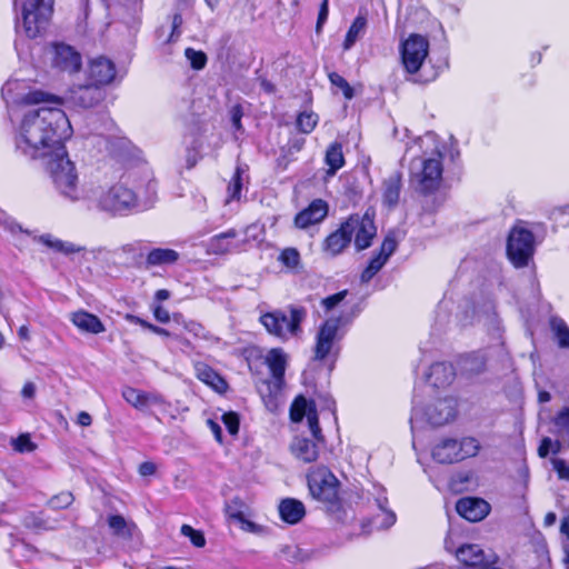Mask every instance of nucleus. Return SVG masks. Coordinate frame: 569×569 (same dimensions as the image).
<instances>
[{
	"label": "nucleus",
	"instance_id": "nucleus-60",
	"mask_svg": "<svg viewBox=\"0 0 569 569\" xmlns=\"http://www.w3.org/2000/svg\"><path fill=\"white\" fill-rule=\"evenodd\" d=\"M230 114H231L232 127L237 131L241 130L242 129V124H241L242 110H241V108L239 106L232 107Z\"/></svg>",
	"mask_w": 569,
	"mask_h": 569
},
{
	"label": "nucleus",
	"instance_id": "nucleus-26",
	"mask_svg": "<svg viewBox=\"0 0 569 569\" xmlns=\"http://www.w3.org/2000/svg\"><path fill=\"white\" fill-rule=\"evenodd\" d=\"M455 376V369L451 363L437 362L430 367L426 380L435 388H443L453 381Z\"/></svg>",
	"mask_w": 569,
	"mask_h": 569
},
{
	"label": "nucleus",
	"instance_id": "nucleus-57",
	"mask_svg": "<svg viewBox=\"0 0 569 569\" xmlns=\"http://www.w3.org/2000/svg\"><path fill=\"white\" fill-rule=\"evenodd\" d=\"M347 296V290H342L332 296H329L322 300V305L327 310L333 309L338 306Z\"/></svg>",
	"mask_w": 569,
	"mask_h": 569
},
{
	"label": "nucleus",
	"instance_id": "nucleus-4",
	"mask_svg": "<svg viewBox=\"0 0 569 569\" xmlns=\"http://www.w3.org/2000/svg\"><path fill=\"white\" fill-rule=\"evenodd\" d=\"M442 154L437 151L430 157L416 158L410 163V186L421 194L438 190L442 181Z\"/></svg>",
	"mask_w": 569,
	"mask_h": 569
},
{
	"label": "nucleus",
	"instance_id": "nucleus-35",
	"mask_svg": "<svg viewBox=\"0 0 569 569\" xmlns=\"http://www.w3.org/2000/svg\"><path fill=\"white\" fill-rule=\"evenodd\" d=\"M39 241L43 243L44 246L53 249L57 252H62L66 254L80 252L82 250L81 247L76 246L72 242L62 241L60 239H57L52 237L51 234H42L39 237Z\"/></svg>",
	"mask_w": 569,
	"mask_h": 569
},
{
	"label": "nucleus",
	"instance_id": "nucleus-53",
	"mask_svg": "<svg viewBox=\"0 0 569 569\" xmlns=\"http://www.w3.org/2000/svg\"><path fill=\"white\" fill-rule=\"evenodd\" d=\"M308 425L310 431L316 440H321V429L319 426V420L316 410H309L307 415Z\"/></svg>",
	"mask_w": 569,
	"mask_h": 569
},
{
	"label": "nucleus",
	"instance_id": "nucleus-33",
	"mask_svg": "<svg viewBox=\"0 0 569 569\" xmlns=\"http://www.w3.org/2000/svg\"><path fill=\"white\" fill-rule=\"evenodd\" d=\"M179 253L168 248H154L147 254L146 263L148 267L168 266L178 261Z\"/></svg>",
	"mask_w": 569,
	"mask_h": 569
},
{
	"label": "nucleus",
	"instance_id": "nucleus-13",
	"mask_svg": "<svg viewBox=\"0 0 569 569\" xmlns=\"http://www.w3.org/2000/svg\"><path fill=\"white\" fill-rule=\"evenodd\" d=\"M429 52L428 40L420 34H410L401 44V61L409 73L420 70Z\"/></svg>",
	"mask_w": 569,
	"mask_h": 569
},
{
	"label": "nucleus",
	"instance_id": "nucleus-29",
	"mask_svg": "<svg viewBox=\"0 0 569 569\" xmlns=\"http://www.w3.org/2000/svg\"><path fill=\"white\" fill-rule=\"evenodd\" d=\"M401 173L398 171L392 172L388 178L385 179L382 184V198L383 202L388 207H396L401 192Z\"/></svg>",
	"mask_w": 569,
	"mask_h": 569
},
{
	"label": "nucleus",
	"instance_id": "nucleus-2",
	"mask_svg": "<svg viewBox=\"0 0 569 569\" xmlns=\"http://www.w3.org/2000/svg\"><path fill=\"white\" fill-rule=\"evenodd\" d=\"M88 192L86 202L112 217L126 216L136 209L147 207V202L141 203L139 193L122 181L107 186L90 180Z\"/></svg>",
	"mask_w": 569,
	"mask_h": 569
},
{
	"label": "nucleus",
	"instance_id": "nucleus-58",
	"mask_svg": "<svg viewBox=\"0 0 569 569\" xmlns=\"http://www.w3.org/2000/svg\"><path fill=\"white\" fill-rule=\"evenodd\" d=\"M483 325L488 326L489 329L499 331L500 330V321L496 313V311L492 309L490 312L482 316Z\"/></svg>",
	"mask_w": 569,
	"mask_h": 569
},
{
	"label": "nucleus",
	"instance_id": "nucleus-40",
	"mask_svg": "<svg viewBox=\"0 0 569 569\" xmlns=\"http://www.w3.org/2000/svg\"><path fill=\"white\" fill-rule=\"evenodd\" d=\"M173 320L177 323L182 325L184 330L192 335L196 339L207 340L209 338L207 330L201 323L193 320L187 321L182 318L181 315H173Z\"/></svg>",
	"mask_w": 569,
	"mask_h": 569
},
{
	"label": "nucleus",
	"instance_id": "nucleus-45",
	"mask_svg": "<svg viewBox=\"0 0 569 569\" xmlns=\"http://www.w3.org/2000/svg\"><path fill=\"white\" fill-rule=\"evenodd\" d=\"M558 436L569 438V408H563L553 420Z\"/></svg>",
	"mask_w": 569,
	"mask_h": 569
},
{
	"label": "nucleus",
	"instance_id": "nucleus-37",
	"mask_svg": "<svg viewBox=\"0 0 569 569\" xmlns=\"http://www.w3.org/2000/svg\"><path fill=\"white\" fill-rule=\"evenodd\" d=\"M326 163L328 164V173L335 174L345 164L342 146L338 142L330 144L326 152Z\"/></svg>",
	"mask_w": 569,
	"mask_h": 569
},
{
	"label": "nucleus",
	"instance_id": "nucleus-27",
	"mask_svg": "<svg viewBox=\"0 0 569 569\" xmlns=\"http://www.w3.org/2000/svg\"><path fill=\"white\" fill-rule=\"evenodd\" d=\"M290 450L297 459L307 463L316 461L319 455L315 440L305 437H296L290 445Z\"/></svg>",
	"mask_w": 569,
	"mask_h": 569
},
{
	"label": "nucleus",
	"instance_id": "nucleus-43",
	"mask_svg": "<svg viewBox=\"0 0 569 569\" xmlns=\"http://www.w3.org/2000/svg\"><path fill=\"white\" fill-rule=\"evenodd\" d=\"M312 410L310 408L309 402L302 396H299L295 399L290 408V418L292 421L298 422L303 419L305 416L308 415V411Z\"/></svg>",
	"mask_w": 569,
	"mask_h": 569
},
{
	"label": "nucleus",
	"instance_id": "nucleus-30",
	"mask_svg": "<svg viewBox=\"0 0 569 569\" xmlns=\"http://www.w3.org/2000/svg\"><path fill=\"white\" fill-rule=\"evenodd\" d=\"M196 376L199 380L210 386L218 392H223L227 389V382L224 379L218 375L211 367L198 362L194 366Z\"/></svg>",
	"mask_w": 569,
	"mask_h": 569
},
{
	"label": "nucleus",
	"instance_id": "nucleus-39",
	"mask_svg": "<svg viewBox=\"0 0 569 569\" xmlns=\"http://www.w3.org/2000/svg\"><path fill=\"white\" fill-rule=\"evenodd\" d=\"M246 173H247L246 166H241V164L237 166L234 174L228 186L229 199H239L240 198V192H241V189L243 186V181L247 178Z\"/></svg>",
	"mask_w": 569,
	"mask_h": 569
},
{
	"label": "nucleus",
	"instance_id": "nucleus-18",
	"mask_svg": "<svg viewBox=\"0 0 569 569\" xmlns=\"http://www.w3.org/2000/svg\"><path fill=\"white\" fill-rule=\"evenodd\" d=\"M87 79L101 88L112 84L117 80V68L112 60L99 56L91 59L87 68Z\"/></svg>",
	"mask_w": 569,
	"mask_h": 569
},
{
	"label": "nucleus",
	"instance_id": "nucleus-61",
	"mask_svg": "<svg viewBox=\"0 0 569 569\" xmlns=\"http://www.w3.org/2000/svg\"><path fill=\"white\" fill-rule=\"evenodd\" d=\"M553 441L550 438L545 437L538 447V456L540 458H546L551 451Z\"/></svg>",
	"mask_w": 569,
	"mask_h": 569
},
{
	"label": "nucleus",
	"instance_id": "nucleus-34",
	"mask_svg": "<svg viewBox=\"0 0 569 569\" xmlns=\"http://www.w3.org/2000/svg\"><path fill=\"white\" fill-rule=\"evenodd\" d=\"M122 397L129 405L133 406L137 409H143L150 402L158 401L157 396L143 392L131 387H126L122 390Z\"/></svg>",
	"mask_w": 569,
	"mask_h": 569
},
{
	"label": "nucleus",
	"instance_id": "nucleus-56",
	"mask_svg": "<svg viewBox=\"0 0 569 569\" xmlns=\"http://www.w3.org/2000/svg\"><path fill=\"white\" fill-rule=\"evenodd\" d=\"M329 14V0H322L319 8L316 32L320 33L322 26L326 23Z\"/></svg>",
	"mask_w": 569,
	"mask_h": 569
},
{
	"label": "nucleus",
	"instance_id": "nucleus-47",
	"mask_svg": "<svg viewBox=\"0 0 569 569\" xmlns=\"http://www.w3.org/2000/svg\"><path fill=\"white\" fill-rule=\"evenodd\" d=\"M180 532L182 536L188 537L191 543L197 548H202L206 545V538L200 530L193 529L189 525H182Z\"/></svg>",
	"mask_w": 569,
	"mask_h": 569
},
{
	"label": "nucleus",
	"instance_id": "nucleus-19",
	"mask_svg": "<svg viewBox=\"0 0 569 569\" xmlns=\"http://www.w3.org/2000/svg\"><path fill=\"white\" fill-rule=\"evenodd\" d=\"M397 247L398 242L395 236L389 233L382 241L379 252L371 258L367 268L362 271L360 276L362 283L369 282L383 268Z\"/></svg>",
	"mask_w": 569,
	"mask_h": 569
},
{
	"label": "nucleus",
	"instance_id": "nucleus-8",
	"mask_svg": "<svg viewBox=\"0 0 569 569\" xmlns=\"http://www.w3.org/2000/svg\"><path fill=\"white\" fill-rule=\"evenodd\" d=\"M480 449L476 438L466 437L461 440L446 438L432 448V458L439 463H453L475 457Z\"/></svg>",
	"mask_w": 569,
	"mask_h": 569
},
{
	"label": "nucleus",
	"instance_id": "nucleus-38",
	"mask_svg": "<svg viewBox=\"0 0 569 569\" xmlns=\"http://www.w3.org/2000/svg\"><path fill=\"white\" fill-rule=\"evenodd\" d=\"M461 366L470 375H478L485 369L486 358L481 352H473L462 358Z\"/></svg>",
	"mask_w": 569,
	"mask_h": 569
},
{
	"label": "nucleus",
	"instance_id": "nucleus-52",
	"mask_svg": "<svg viewBox=\"0 0 569 569\" xmlns=\"http://www.w3.org/2000/svg\"><path fill=\"white\" fill-rule=\"evenodd\" d=\"M222 422L230 435L236 436L239 431V416L236 412H226L222 415Z\"/></svg>",
	"mask_w": 569,
	"mask_h": 569
},
{
	"label": "nucleus",
	"instance_id": "nucleus-15",
	"mask_svg": "<svg viewBox=\"0 0 569 569\" xmlns=\"http://www.w3.org/2000/svg\"><path fill=\"white\" fill-rule=\"evenodd\" d=\"M264 362L268 366L272 377L271 380L263 381V386L268 390V401H271L283 386L287 356L282 349L273 348L266 355Z\"/></svg>",
	"mask_w": 569,
	"mask_h": 569
},
{
	"label": "nucleus",
	"instance_id": "nucleus-44",
	"mask_svg": "<svg viewBox=\"0 0 569 569\" xmlns=\"http://www.w3.org/2000/svg\"><path fill=\"white\" fill-rule=\"evenodd\" d=\"M318 122V116L312 112H302L297 118V127L303 133H310Z\"/></svg>",
	"mask_w": 569,
	"mask_h": 569
},
{
	"label": "nucleus",
	"instance_id": "nucleus-49",
	"mask_svg": "<svg viewBox=\"0 0 569 569\" xmlns=\"http://www.w3.org/2000/svg\"><path fill=\"white\" fill-rule=\"evenodd\" d=\"M279 260L288 268H296L300 262V254L297 249L287 248L280 253Z\"/></svg>",
	"mask_w": 569,
	"mask_h": 569
},
{
	"label": "nucleus",
	"instance_id": "nucleus-28",
	"mask_svg": "<svg viewBox=\"0 0 569 569\" xmlns=\"http://www.w3.org/2000/svg\"><path fill=\"white\" fill-rule=\"evenodd\" d=\"M306 509L301 501L287 498L283 499L279 505L280 518L290 525L298 523L305 516Z\"/></svg>",
	"mask_w": 569,
	"mask_h": 569
},
{
	"label": "nucleus",
	"instance_id": "nucleus-46",
	"mask_svg": "<svg viewBox=\"0 0 569 569\" xmlns=\"http://www.w3.org/2000/svg\"><path fill=\"white\" fill-rule=\"evenodd\" d=\"M187 60L194 70H201L207 64V56L203 51H198L192 48H187L184 51Z\"/></svg>",
	"mask_w": 569,
	"mask_h": 569
},
{
	"label": "nucleus",
	"instance_id": "nucleus-59",
	"mask_svg": "<svg viewBox=\"0 0 569 569\" xmlns=\"http://www.w3.org/2000/svg\"><path fill=\"white\" fill-rule=\"evenodd\" d=\"M154 318L161 322L167 323L170 321V313L167 309H164L162 306L157 305L152 308Z\"/></svg>",
	"mask_w": 569,
	"mask_h": 569
},
{
	"label": "nucleus",
	"instance_id": "nucleus-42",
	"mask_svg": "<svg viewBox=\"0 0 569 569\" xmlns=\"http://www.w3.org/2000/svg\"><path fill=\"white\" fill-rule=\"evenodd\" d=\"M550 325L558 345L562 348H569V328L566 322L562 319L552 318Z\"/></svg>",
	"mask_w": 569,
	"mask_h": 569
},
{
	"label": "nucleus",
	"instance_id": "nucleus-14",
	"mask_svg": "<svg viewBox=\"0 0 569 569\" xmlns=\"http://www.w3.org/2000/svg\"><path fill=\"white\" fill-rule=\"evenodd\" d=\"M346 228H349L358 251L369 248L377 232L373 218L368 212L363 216H350L346 220Z\"/></svg>",
	"mask_w": 569,
	"mask_h": 569
},
{
	"label": "nucleus",
	"instance_id": "nucleus-12",
	"mask_svg": "<svg viewBox=\"0 0 569 569\" xmlns=\"http://www.w3.org/2000/svg\"><path fill=\"white\" fill-rule=\"evenodd\" d=\"M308 487L311 496L330 505L338 500V482L336 477L326 468L308 475Z\"/></svg>",
	"mask_w": 569,
	"mask_h": 569
},
{
	"label": "nucleus",
	"instance_id": "nucleus-51",
	"mask_svg": "<svg viewBox=\"0 0 569 569\" xmlns=\"http://www.w3.org/2000/svg\"><path fill=\"white\" fill-rule=\"evenodd\" d=\"M73 501V496L71 492H60L59 495L52 497L49 500V506L52 509H63L69 507Z\"/></svg>",
	"mask_w": 569,
	"mask_h": 569
},
{
	"label": "nucleus",
	"instance_id": "nucleus-62",
	"mask_svg": "<svg viewBox=\"0 0 569 569\" xmlns=\"http://www.w3.org/2000/svg\"><path fill=\"white\" fill-rule=\"evenodd\" d=\"M156 470H157L156 465L150 461L142 462L139 467V473L142 477L151 476L156 472Z\"/></svg>",
	"mask_w": 569,
	"mask_h": 569
},
{
	"label": "nucleus",
	"instance_id": "nucleus-36",
	"mask_svg": "<svg viewBox=\"0 0 569 569\" xmlns=\"http://www.w3.org/2000/svg\"><path fill=\"white\" fill-rule=\"evenodd\" d=\"M366 27V16L358 14L346 34V39L343 41L345 50H349L356 43V41L365 33Z\"/></svg>",
	"mask_w": 569,
	"mask_h": 569
},
{
	"label": "nucleus",
	"instance_id": "nucleus-31",
	"mask_svg": "<svg viewBox=\"0 0 569 569\" xmlns=\"http://www.w3.org/2000/svg\"><path fill=\"white\" fill-rule=\"evenodd\" d=\"M107 523L112 533L122 539H131L138 530L134 522L127 520L121 515L108 516Z\"/></svg>",
	"mask_w": 569,
	"mask_h": 569
},
{
	"label": "nucleus",
	"instance_id": "nucleus-1",
	"mask_svg": "<svg viewBox=\"0 0 569 569\" xmlns=\"http://www.w3.org/2000/svg\"><path fill=\"white\" fill-rule=\"evenodd\" d=\"M72 127L63 110L41 107L24 113L14 136L16 150L29 159H47L66 147Z\"/></svg>",
	"mask_w": 569,
	"mask_h": 569
},
{
	"label": "nucleus",
	"instance_id": "nucleus-17",
	"mask_svg": "<svg viewBox=\"0 0 569 569\" xmlns=\"http://www.w3.org/2000/svg\"><path fill=\"white\" fill-rule=\"evenodd\" d=\"M24 82L19 80L8 81L1 90L2 97L7 101H11L14 103H24V104H38L41 102H49L60 104L61 101L58 97L46 93L41 90H31L26 94H14V91L23 89Z\"/></svg>",
	"mask_w": 569,
	"mask_h": 569
},
{
	"label": "nucleus",
	"instance_id": "nucleus-10",
	"mask_svg": "<svg viewBox=\"0 0 569 569\" xmlns=\"http://www.w3.org/2000/svg\"><path fill=\"white\" fill-rule=\"evenodd\" d=\"M535 238L530 230L523 227H515L508 237L507 254L510 261L518 268L528 264L533 254Z\"/></svg>",
	"mask_w": 569,
	"mask_h": 569
},
{
	"label": "nucleus",
	"instance_id": "nucleus-21",
	"mask_svg": "<svg viewBox=\"0 0 569 569\" xmlns=\"http://www.w3.org/2000/svg\"><path fill=\"white\" fill-rule=\"evenodd\" d=\"M456 510L462 518L476 522L489 513L490 506L483 499L466 497L457 501Z\"/></svg>",
	"mask_w": 569,
	"mask_h": 569
},
{
	"label": "nucleus",
	"instance_id": "nucleus-7",
	"mask_svg": "<svg viewBox=\"0 0 569 569\" xmlns=\"http://www.w3.org/2000/svg\"><path fill=\"white\" fill-rule=\"evenodd\" d=\"M455 417L456 402L451 398L438 399L429 405L427 409L415 405L410 418L411 430L415 433L423 421L432 427H440L453 420Z\"/></svg>",
	"mask_w": 569,
	"mask_h": 569
},
{
	"label": "nucleus",
	"instance_id": "nucleus-63",
	"mask_svg": "<svg viewBox=\"0 0 569 569\" xmlns=\"http://www.w3.org/2000/svg\"><path fill=\"white\" fill-rule=\"evenodd\" d=\"M126 320L129 321L130 323L139 325L148 330H149V326L152 325V323L141 319L140 317L130 315V313L126 315Z\"/></svg>",
	"mask_w": 569,
	"mask_h": 569
},
{
	"label": "nucleus",
	"instance_id": "nucleus-24",
	"mask_svg": "<svg viewBox=\"0 0 569 569\" xmlns=\"http://www.w3.org/2000/svg\"><path fill=\"white\" fill-rule=\"evenodd\" d=\"M72 325L83 333L99 335L106 331L102 321L93 313L86 310H78L70 313Z\"/></svg>",
	"mask_w": 569,
	"mask_h": 569
},
{
	"label": "nucleus",
	"instance_id": "nucleus-41",
	"mask_svg": "<svg viewBox=\"0 0 569 569\" xmlns=\"http://www.w3.org/2000/svg\"><path fill=\"white\" fill-rule=\"evenodd\" d=\"M244 237L241 240H238V243L240 244V250L247 244H250L252 242L259 243L263 240L264 231L263 227L258 223H252L248 226L244 231Z\"/></svg>",
	"mask_w": 569,
	"mask_h": 569
},
{
	"label": "nucleus",
	"instance_id": "nucleus-23",
	"mask_svg": "<svg viewBox=\"0 0 569 569\" xmlns=\"http://www.w3.org/2000/svg\"><path fill=\"white\" fill-rule=\"evenodd\" d=\"M327 214V202L321 199H316L308 206V208L303 209L296 216L295 224L300 229H306L322 221Z\"/></svg>",
	"mask_w": 569,
	"mask_h": 569
},
{
	"label": "nucleus",
	"instance_id": "nucleus-25",
	"mask_svg": "<svg viewBox=\"0 0 569 569\" xmlns=\"http://www.w3.org/2000/svg\"><path fill=\"white\" fill-rule=\"evenodd\" d=\"M352 238L349 228H346V221L330 233L323 241L322 249L330 256L341 253L351 242Z\"/></svg>",
	"mask_w": 569,
	"mask_h": 569
},
{
	"label": "nucleus",
	"instance_id": "nucleus-20",
	"mask_svg": "<svg viewBox=\"0 0 569 569\" xmlns=\"http://www.w3.org/2000/svg\"><path fill=\"white\" fill-rule=\"evenodd\" d=\"M239 236L236 229H229L224 232L211 237L206 243V251L209 254H227L240 250V244L234 241Z\"/></svg>",
	"mask_w": 569,
	"mask_h": 569
},
{
	"label": "nucleus",
	"instance_id": "nucleus-22",
	"mask_svg": "<svg viewBox=\"0 0 569 569\" xmlns=\"http://www.w3.org/2000/svg\"><path fill=\"white\" fill-rule=\"evenodd\" d=\"M52 63L62 71L73 73L79 71L81 67V56L70 46L56 44Z\"/></svg>",
	"mask_w": 569,
	"mask_h": 569
},
{
	"label": "nucleus",
	"instance_id": "nucleus-3",
	"mask_svg": "<svg viewBox=\"0 0 569 569\" xmlns=\"http://www.w3.org/2000/svg\"><path fill=\"white\" fill-rule=\"evenodd\" d=\"M44 160L47 171L58 194L71 203L86 202L89 193V181L83 184L80 183L76 164L70 160L66 147L58 148L54 154Z\"/></svg>",
	"mask_w": 569,
	"mask_h": 569
},
{
	"label": "nucleus",
	"instance_id": "nucleus-50",
	"mask_svg": "<svg viewBox=\"0 0 569 569\" xmlns=\"http://www.w3.org/2000/svg\"><path fill=\"white\" fill-rule=\"evenodd\" d=\"M12 447L18 452H32L36 449V445L27 433L20 435L18 438L13 439Z\"/></svg>",
	"mask_w": 569,
	"mask_h": 569
},
{
	"label": "nucleus",
	"instance_id": "nucleus-11",
	"mask_svg": "<svg viewBox=\"0 0 569 569\" xmlns=\"http://www.w3.org/2000/svg\"><path fill=\"white\" fill-rule=\"evenodd\" d=\"M367 501L372 509L377 510L369 520L370 530H383L395 525L396 515L388 508V498L382 486L373 483L367 491Z\"/></svg>",
	"mask_w": 569,
	"mask_h": 569
},
{
	"label": "nucleus",
	"instance_id": "nucleus-6",
	"mask_svg": "<svg viewBox=\"0 0 569 569\" xmlns=\"http://www.w3.org/2000/svg\"><path fill=\"white\" fill-rule=\"evenodd\" d=\"M306 316L305 308L290 307L289 316L281 310H276L261 315L260 322L270 335L284 340L300 332V323Z\"/></svg>",
	"mask_w": 569,
	"mask_h": 569
},
{
	"label": "nucleus",
	"instance_id": "nucleus-55",
	"mask_svg": "<svg viewBox=\"0 0 569 569\" xmlns=\"http://www.w3.org/2000/svg\"><path fill=\"white\" fill-rule=\"evenodd\" d=\"M240 501L238 499L232 500L226 507V512L231 520L239 521L243 520V512L240 509Z\"/></svg>",
	"mask_w": 569,
	"mask_h": 569
},
{
	"label": "nucleus",
	"instance_id": "nucleus-48",
	"mask_svg": "<svg viewBox=\"0 0 569 569\" xmlns=\"http://www.w3.org/2000/svg\"><path fill=\"white\" fill-rule=\"evenodd\" d=\"M329 80L332 86L341 89L346 99L350 100L353 98V89L342 76L337 72H331L329 74Z\"/></svg>",
	"mask_w": 569,
	"mask_h": 569
},
{
	"label": "nucleus",
	"instance_id": "nucleus-9",
	"mask_svg": "<svg viewBox=\"0 0 569 569\" xmlns=\"http://www.w3.org/2000/svg\"><path fill=\"white\" fill-rule=\"evenodd\" d=\"M340 332V319L331 318L326 320L319 328L316 336L315 359L325 360L329 357L336 358L340 351L339 342L342 339Z\"/></svg>",
	"mask_w": 569,
	"mask_h": 569
},
{
	"label": "nucleus",
	"instance_id": "nucleus-16",
	"mask_svg": "<svg viewBox=\"0 0 569 569\" xmlns=\"http://www.w3.org/2000/svg\"><path fill=\"white\" fill-rule=\"evenodd\" d=\"M107 97L106 89L99 84L88 82L70 89L67 100L73 107L81 109H91L98 107Z\"/></svg>",
	"mask_w": 569,
	"mask_h": 569
},
{
	"label": "nucleus",
	"instance_id": "nucleus-64",
	"mask_svg": "<svg viewBox=\"0 0 569 569\" xmlns=\"http://www.w3.org/2000/svg\"><path fill=\"white\" fill-rule=\"evenodd\" d=\"M77 423L81 427H89L92 423V418L87 411L78 413Z\"/></svg>",
	"mask_w": 569,
	"mask_h": 569
},
{
	"label": "nucleus",
	"instance_id": "nucleus-54",
	"mask_svg": "<svg viewBox=\"0 0 569 569\" xmlns=\"http://www.w3.org/2000/svg\"><path fill=\"white\" fill-rule=\"evenodd\" d=\"M551 463L558 475V478L569 481V462L560 458H555L551 460Z\"/></svg>",
	"mask_w": 569,
	"mask_h": 569
},
{
	"label": "nucleus",
	"instance_id": "nucleus-32",
	"mask_svg": "<svg viewBox=\"0 0 569 569\" xmlns=\"http://www.w3.org/2000/svg\"><path fill=\"white\" fill-rule=\"evenodd\" d=\"M456 555L460 562L469 567L480 566L486 560L485 552L478 545H463Z\"/></svg>",
	"mask_w": 569,
	"mask_h": 569
},
{
	"label": "nucleus",
	"instance_id": "nucleus-5",
	"mask_svg": "<svg viewBox=\"0 0 569 569\" xmlns=\"http://www.w3.org/2000/svg\"><path fill=\"white\" fill-rule=\"evenodd\" d=\"M18 22L29 38H36L46 30L52 14L53 0H14Z\"/></svg>",
	"mask_w": 569,
	"mask_h": 569
}]
</instances>
